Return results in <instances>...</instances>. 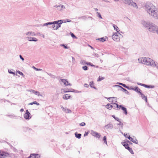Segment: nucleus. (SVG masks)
<instances>
[{
  "mask_svg": "<svg viewBox=\"0 0 158 158\" xmlns=\"http://www.w3.org/2000/svg\"><path fill=\"white\" fill-rule=\"evenodd\" d=\"M146 7L149 8L148 10V12L151 15L155 17H157L158 15V11L156 7L155 6L152 4H150V5H147Z\"/></svg>",
  "mask_w": 158,
  "mask_h": 158,
  "instance_id": "f257e3e1",
  "label": "nucleus"
},
{
  "mask_svg": "<svg viewBox=\"0 0 158 158\" xmlns=\"http://www.w3.org/2000/svg\"><path fill=\"white\" fill-rule=\"evenodd\" d=\"M141 60L142 63L144 64L147 65H151L153 66L156 65L154 61L150 58L145 57L143 58Z\"/></svg>",
  "mask_w": 158,
  "mask_h": 158,
  "instance_id": "f03ea898",
  "label": "nucleus"
},
{
  "mask_svg": "<svg viewBox=\"0 0 158 158\" xmlns=\"http://www.w3.org/2000/svg\"><path fill=\"white\" fill-rule=\"evenodd\" d=\"M63 23L62 20H59L56 21L53 23H48L47 24H53L52 25V28L54 30H57L58 28L60 27L61 24Z\"/></svg>",
  "mask_w": 158,
  "mask_h": 158,
  "instance_id": "7ed1b4c3",
  "label": "nucleus"
},
{
  "mask_svg": "<svg viewBox=\"0 0 158 158\" xmlns=\"http://www.w3.org/2000/svg\"><path fill=\"white\" fill-rule=\"evenodd\" d=\"M146 27L148 28L149 30L150 31L154 33H155V31H156L157 27V26H156L155 24L152 23H147Z\"/></svg>",
  "mask_w": 158,
  "mask_h": 158,
  "instance_id": "20e7f679",
  "label": "nucleus"
},
{
  "mask_svg": "<svg viewBox=\"0 0 158 158\" xmlns=\"http://www.w3.org/2000/svg\"><path fill=\"white\" fill-rule=\"evenodd\" d=\"M121 35L119 32H116L113 34L112 36V39L115 41H119L120 40V36Z\"/></svg>",
  "mask_w": 158,
  "mask_h": 158,
  "instance_id": "39448f33",
  "label": "nucleus"
},
{
  "mask_svg": "<svg viewBox=\"0 0 158 158\" xmlns=\"http://www.w3.org/2000/svg\"><path fill=\"white\" fill-rule=\"evenodd\" d=\"M123 1L126 4H127L129 5H131L134 6H136V5L135 3L133 2L131 0H121Z\"/></svg>",
  "mask_w": 158,
  "mask_h": 158,
  "instance_id": "423d86ee",
  "label": "nucleus"
},
{
  "mask_svg": "<svg viewBox=\"0 0 158 158\" xmlns=\"http://www.w3.org/2000/svg\"><path fill=\"white\" fill-rule=\"evenodd\" d=\"M24 117L26 119H29L31 118V114L28 110H26V112L24 114Z\"/></svg>",
  "mask_w": 158,
  "mask_h": 158,
  "instance_id": "0eeeda50",
  "label": "nucleus"
},
{
  "mask_svg": "<svg viewBox=\"0 0 158 158\" xmlns=\"http://www.w3.org/2000/svg\"><path fill=\"white\" fill-rule=\"evenodd\" d=\"M9 154L4 152L0 151V158H4L8 156Z\"/></svg>",
  "mask_w": 158,
  "mask_h": 158,
  "instance_id": "6e6552de",
  "label": "nucleus"
},
{
  "mask_svg": "<svg viewBox=\"0 0 158 158\" xmlns=\"http://www.w3.org/2000/svg\"><path fill=\"white\" fill-rule=\"evenodd\" d=\"M130 89L134 90L137 92L138 94H140L142 92L141 90L138 87L131 88Z\"/></svg>",
  "mask_w": 158,
  "mask_h": 158,
  "instance_id": "1a4fd4ad",
  "label": "nucleus"
},
{
  "mask_svg": "<svg viewBox=\"0 0 158 158\" xmlns=\"http://www.w3.org/2000/svg\"><path fill=\"white\" fill-rule=\"evenodd\" d=\"M91 133L93 136L97 138H99L100 137V135L96 132L92 131Z\"/></svg>",
  "mask_w": 158,
  "mask_h": 158,
  "instance_id": "9d476101",
  "label": "nucleus"
},
{
  "mask_svg": "<svg viewBox=\"0 0 158 158\" xmlns=\"http://www.w3.org/2000/svg\"><path fill=\"white\" fill-rule=\"evenodd\" d=\"M138 84L139 85H140L143 86L147 88H154V86L153 85H145L143 84H142L140 83H138Z\"/></svg>",
  "mask_w": 158,
  "mask_h": 158,
  "instance_id": "9b49d317",
  "label": "nucleus"
},
{
  "mask_svg": "<svg viewBox=\"0 0 158 158\" xmlns=\"http://www.w3.org/2000/svg\"><path fill=\"white\" fill-rule=\"evenodd\" d=\"M61 81L65 85H71L69 83L68 81L64 79H61Z\"/></svg>",
  "mask_w": 158,
  "mask_h": 158,
  "instance_id": "f8f14e48",
  "label": "nucleus"
},
{
  "mask_svg": "<svg viewBox=\"0 0 158 158\" xmlns=\"http://www.w3.org/2000/svg\"><path fill=\"white\" fill-rule=\"evenodd\" d=\"M70 91L69 90V89H68V88L62 89L61 90V92L62 94H64V93L69 92Z\"/></svg>",
  "mask_w": 158,
  "mask_h": 158,
  "instance_id": "ddd939ff",
  "label": "nucleus"
},
{
  "mask_svg": "<svg viewBox=\"0 0 158 158\" xmlns=\"http://www.w3.org/2000/svg\"><path fill=\"white\" fill-rule=\"evenodd\" d=\"M71 97V96L68 94H66L63 95V98L64 99H68Z\"/></svg>",
  "mask_w": 158,
  "mask_h": 158,
  "instance_id": "4468645a",
  "label": "nucleus"
},
{
  "mask_svg": "<svg viewBox=\"0 0 158 158\" xmlns=\"http://www.w3.org/2000/svg\"><path fill=\"white\" fill-rule=\"evenodd\" d=\"M28 40L29 41H37L38 40L36 38L34 37H28Z\"/></svg>",
  "mask_w": 158,
  "mask_h": 158,
  "instance_id": "2eb2a0df",
  "label": "nucleus"
},
{
  "mask_svg": "<svg viewBox=\"0 0 158 158\" xmlns=\"http://www.w3.org/2000/svg\"><path fill=\"white\" fill-rule=\"evenodd\" d=\"M63 110L66 113H70L71 111L70 110L68 109L65 108H63Z\"/></svg>",
  "mask_w": 158,
  "mask_h": 158,
  "instance_id": "dca6fc26",
  "label": "nucleus"
},
{
  "mask_svg": "<svg viewBox=\"0 0 158 158\" xmlns=\"http://www.w3.org/2000/svg\"><path fill=\"white\" fill-rule=\"evenodd\" d=\"M121 143L127 149H128V148H129V147L128 144L126 143L125 142H121Z\"/></svg>",
  "mask_w": 158,
  "mask_h": 158,
  "instance_id": "f3484780",
  "label": "nucleus"
},
{
  "mask_svg": "<svg viewBox=\"0 0 158 158\" xmlns=\"http://www.w3.org/2000/svg\"><path fill=\"white\" fill-rule=\"evenodd\" d=\"M113 27L114 28V29L117 32H118L119 31V30L118 27L115 24L113 25Z\"/></svg>",
  "mask_w": 158,
  "mask_h": 158,
  "instance_id": "a211bd4d",
  "label": "nucleus"
},
{
  "mask_svg": "<svg viewBox=\"0 0 158 158\" xmlns=\"http://www.w3.org/2000/svg\"><path fill=\"white\" fill-rule=\"evenodd\" d=\"M131 141L136 144L138 143V141L135 138H132V139H131Z\"/></svg>",
  "mask_w": 158,
  "mask_h": 158,
  "instance_id": "6ab92c4d",
  "label": "nucleus"
},
{
  "mask_svg": "<svg viewBox=\"0 0 158 158\" xmlns=\"http://www.w3.org/2000/svg\"><path fill=\"white\" fill-rule=\"evenodd\" d=\"M106 108L108 109L111 110L113 106L111 105L108 104L106 106Z\"/></svg>",
  "mask_w": 158,
  "mask_h": 158,
  "instance_id": "aec40b11",
  "label": "nucleus"
},
{
  "mask_svg": "<svg viewBox=\"0 0 158 158\" xmlns=\"http://www.w3.org/2000/svg\"><path fill=\"white\" fill-rule=\"evenodd\" d=\"M31 91L32 92L35 94L37 95L38 96H39L40 95V93L38 91H35L33 90H32Z\"/></svg>",
  "mask_w": 158,
  "mask_h": 158,
  "instance_id": "412c9836",
  "label": "nucleus"
},
{
  "mask_svg": "<svg viewBox=\"0 0 158 158\" xmlns=\"http://www.w3.org/2000/svg\"><path fill=\"white\" fill-rule=\"evenodd\" d=\"M121 109L123 111L124 113L126 115H127V113L126 108L124 107H122V108Z\"/></svg>",
  "mask_w": 158,
  "mask_h": 158,
  "instance_id": "4be33fe9",
  "label": "nucleus"
},
{
  "mask_svg": "<svg viewBox=\"0 0 158 158\" xmlns=\"http://www.w3.org/2000/svg\"><path fill=\"white\" fill-rule=\"evenodd\" d=\"M89 85L91 87L93 88H95V87H94V82L93 81L90 82Z\"/></svg>",
  "mask_w": 158,
  "mask_h": 158,
  "instance_id": "5701e85b",
  "label": "nucleus"
},
{
  "mask_svg": "<svg viewBox=\"0 0 158 158\" xmlns=\"http://www.w3.org/2000/svg\"><path fill=\"white\" fill-rule=\"evenodd\" d=\"M113 99H114L115 100H116V99L114 97L113 98H108V100H109V101L110 102H113L112 101V100Z\"/></svg>",
  "mask_w": 158,
  "mask_h": 158,
  "instance_id": "b1692460",
  "label": "nucleus"
},
{
  "mask_svg": "<svg viewBox=\"0 0 158 158\" xmlns=\"http://www.w3.org/2000/svg\"><path fill=\"white\" fill-rule=\"evenodd\" d=\"M104 77L99 76L97 81H100L104 79Z\"/></svg>",
  "mask_w": 158,
  "mask_h": 158,
  "instance_id": "393cba45",
  "label": "nucleus"
},
{
  "mask_svg": "<svg viewBox=\"0 0 158 158\" xmlns=\"http://www.w3.org/2000/svg\"><path fill=\"white\" fill-rule=\"evenodd\" d=\"M140 95L141 96V97L143 98H145V100H146V101H147V98L146 97H145V95L143 94L142 93V92H141V93H140Z\"/></svg>",
  "mask_w": 158,
  "mask_h": 158,
  "instance_id": "a878e982",
  "label": "nucleus"
},
{
  "mask_svg": "<svg viewBox=\"0 0 158 158\" xmlns=\"http://www.w3.org/2000/svg\"><path fill=\"white\" fill-rule=\"evenodd\" d=\"M98 40H100V41L102 42H104V41H105V40H106L105 39L104 37L100 38L99 39H98Z\"/></svg>",
  "mask_w": 158,
  "mask_h": 158,
  "instance_id": "bb28decb",
  "label": "nucleus"
},
{
  "mask_svg": "<svg viewBox=\"0 0 158 158\" xmlns=\"http://www.w3.org/2000/svg\"><path fill=\"white\" fill-rule=\"evenodd\" d=\"M87 63V62L84 60H82L81 62V64L83 65L86 64Z\"/></svg>",
  "mask_w": 158,
  "mask_h": 158,
  "instance_id": "cd10ccee",
  "label": "nucleus"
},
{
  "mask_svg": "<svg viewBox=\"0 0 158 158\" xmlns=\"http://www.w3.org/2000/svg\"><path fill=\"white\" fill-rule=\"evenodd\" d=\"M27 35H30L32 36H34L35 35V34L34 33V32H28Z\"/></svg>",
  "mask_w": 158,
  "mask_h": 158,
  "instance_id": "c85d7f7f",
  "label": "nucleus"
},
{
  "mask_svg": "<svg viewBox=\"0 0 158 158\" xmlns=\"http://www.w3.org/2000/svg\"><path fill=\"white\" fill-rule=\"evenodd\" d=\"M76 137L79 139H80L81 137V134H75Z\"/></svg>",
  "mask_w": 158,
  "mask_h": 158,
  "instance_id": "c756f323",
  "label": "nucleus"
},
{
  "mask_svg": "<svg viewBox=\"0 0 158 158\" xmlns=\"http://www.w3.org/2000/svg\"><path fill=\"white\" fill-rule=\"evenodd\" d=\"M127 149H128L132 154H134V152L131 148L129 147Z\"/></svg>",
  "mask_w": 158,
  "mask_h": 158,
  "instance_id": "7c9ffc66",
  "label": "nucleus"
},
{
  "mask_svg": "<svg viewBox=\"0 0 158 158\" xmlns=\"http://www.w3.org/2000/svg\"><path fill=\"white\" fill-rule=\"evenodd\" d=\"M112 117H113L114 118L115 120L117 121H119V118L117 117H116L114 115H112Z\"/></svg>",
  "mask_w": 158,
  "mask_h": 158,
  "instance_id": "2f4dec72",
  "label": "nucleus"
},
{
  "mask_svg": "<svg viewBox=\"0 0 158 158\" xmlns=\"http://www.w3.org/2000/svg\"><path fill=\"white\" fill-rule=\"evenodd\" d=\"M103 140L104 141V143H105L106 144H107L106 136H105L103 137Z\"/></svg>",
  "mask_w": 158,
  "mask_h": 158,
  "instance_id": "473e14b6",
  "label": "nucleus"
},
{
  "mask_svg": "<svg viewBox=\"0 0 158 158\" xmlns=\"http://www.w3.org/2000/svg\"><path fill=\"white\" fill-rule=\"evenodd\" d=\"M86 64L87 65H90V66H95L94 65L92 64L90 62H87Z\"/></svg>",
  "mask_w": 158,
  "mask_h": 158,
  "instance_id": "72a5a7b5",
  "label": "nucleus"
},
{
  "mask_svg": "<svg viewBox=\"0 0 158 158\" xmlns=\"http://www.w3.org/2000/svg\"><path fill=\"white\" fill-rule=\"evenodd\" d=\"M119 84L122 85L124 87L128 89V87L125 84H123V83H120Z\"/></svg>",
  "mask_w": 158,
  "mask_h": 158,
  "instance_id": "f704fd0d",
  "label": "nucleus"
},
{
  "mask_svg": "<svg viewBox=\"0 0 158 158\" xmlns=\"http://www.w3.org/2000/svg\"><path fill=\"white\" fill-rule=\"evenodd\" d=\"M118 122H119V123H118V125L119 126H120L121 127H122L123 126V123L121 121H120L119 120V121H118Z\"/></svg>",
  "mask_w": 158,
  "mask_h": 158,
  "instance_id": "c9c22d12",
  "label": "nucleus"
},
{
  "mask_svg": "<svg viewBox=\"0 0 158 158\" xmlns=\"http://www.w3.org/2000/svg\"><path fill=\"white\" fill-rule=\"evenodd\" d=\"M8 72L10 73H11V74H14V75H15V73L14 72H13L11 70H8Z\"/></svg>",
  "mask_w": 158,
  "mask_h": 158,
  "instance_id": "e433bc0d",
  "label": "nucleus"
},
{
  "mask_svg": "<svg viewBox=\"0 0 158 158\" xmlns=\"http://www.w3.org/2000/svg\"><path fill=\"white\" fill-rule=\"evenodd\" d=\"M82 69L84 70H88V67L86 66H84L82 67Z\"/></svg>",
  "mask_w": 158,
  "mask_h": 158,
  "instance_id": "4c0bfd02",
  "label": "nucleus"
},
{
  "mask_svg": "<svg viewBox=\"0 0 158 158\" xmlns=\"http://www.w3.org/2000/svg\"><path fill=\"white\" fill-rule=\"evenodd\" d=\"M70 34L72 36V37L73 38H76L77 37H76V36L71 32H70Z\"/></svg>",
  "mask_w": 158,
  "mask_h": 158,
  "instance_id": "58836bf2",
  "label": "nucleus"
},
{
  "mask_svg": "<svg viewBox=\"0 0 158 158\" xmlns=\"http://www.w3.org/2000/svg\"><path fill=\"white\" fill-rule=\"evenodd\" d=\"M115 105H116L117 107V108L120 109V108H122V107H123V106L121 105L118 106L117 104H116Z\"/></svg>",
  "mask_w": 158,
  "mask_h": 158,
  "instance_id": "ea45409f",
  "label": "nucleus"
},
{
  "mask_svg": "<svg viewBox=\"0 0 158 158\" xmlns=\"http://www.w3.org/2000/svg\"><path fill=\"white\" fill-rule=\"evenodd\" d=\"M18 73L20 75H21L23 76H24L23 73L19 71L18 72Z\"/></svg>",
  "mask_w": 158,
  "mask_h": 158,
  "instance_id": "a19ab883",
  "label": "nucleus"
},
{
  "mask_svg": "<svg viewBox=\"0 0 158 158\" xmlns=\"http://www.w3.org/2000/svg\"><path fill=\"white\" fill-rule=\"evenodd\" d=\"M80 125L81 126H84L85 125V123L84 122H82L80 124Z\"/></svg>",
  "mask_w": 158,
  "mask_h": 158,
  "instance_id": "79ce46f5",
  "label": "nucleus"
},
{
  "mask_svg": "<svg viewBox=\"0 0 158 158\" xmlns=\"http://www.w3.org/2000/svg\"><path fill=\"white\" fill-rule=\"evenodd\" d=\"M33 103L34 104H36L37 105H39V103L37 102H36V101L34 102H33Z\"/></svg>",
  "mask_w": 158,
  "mask_h": 158,
  "instance_id": "37998d69",
  "label": "nucleus"
},
{
  "mask_svg": "<svg viewBox=\"0 0 158 158\" xmlns=\"http://www.w3.org/2000/svg\"><path fill=\"white\" fill-rule=\"evenodd\" d=\"M97 13L98 14V16L100 18H102V16H101L100 14V13L98 12H97Z\"/></svg>",
  "mask_w": 158,
  "mask_h": 158,
  "instance_id": "c03bdc74",
  "label": "nucleus"
},
{
  "mask_svg": "<svg viewBox=\"0 0 158 158\" xmlns=\"http://www.w3.org/2000/svg\"><path fill=\"white\" fill-rule=\"evenodd\" d=\"M124 135L125 137L127 138H128L129 137V135H128L127 134H124Z\"/></svg>",
  "mask_w": 158,
  "mask_h": 158,
  "instance_id": "a18cd8bd",
  "label": "nucleus"
},
{
  "mask_svg": "<svg viewBox=\"0 0 158 158\" xmlns=\"http://www.w3.org/2000/svg\"><path fill=\"white\" fill-rule=\"evenodd\" d=\"M88 132H85V133L84 135V136H86L87 135H88Z\"/></svg>",
  "mask_w": 158,
  "mask_h": 158,
  "instance_id": "49530a36",
  "label": "nucleus"
},
{
  "mask_svg": "<svg viewBox=\"0 0 158 158\" xmlns=\"http://www.w3.org/2000/svg\"><path fill=\"white\" fill-rule=\"evenodd\" d=\"M62 46H63L64 48H65V49H67V48H68L66 46H65L64 45V44H63L62 45Z\"/></svg>",
  "mask_w": 158,
  "mask_h": 158,
  "instance_id": "de8ad7c7",
  "label": "nucleus"
},
{
  "mask_svg": "<svg viewBox=\"0 0 158 158\" xmlns=\"http://www.w3.org/2000/svg\"><path fill=\"white\" fill-rule=\"evenodd\" d=\"M84 86L85 87H88L89 86V85L88 84H84Z\"/></svg>",
  "mask_w": 158,
  "mask_h": 158,
  "instance_id": "09e8293b",
  "label": "nucleus"
},
{
  "mask_svg": "<svg viewBox=\"0 0 158 158\" xmlns=\"http://www.w3.org/2000/svg\"><path fill=\"white\" fill-rule=\"evenodd\" d=\"M20 58L23 60H24V58L21 55H20L19 56Z\"/></svg>",
  "mask_w": 158,
  "mask_h": 158,
  "instance_id": "8fccbe9b",
  "label": "nucleus"
},
{
  "mask_svg": "<svg viewBox=\"0 0 158 158\" xmlns=\"http://www.w3.org/2000/svg\"><path fill=\"white\" fill-rule=\"evenodd\" d=\"M156 32L158 34V28L157 27L156 31H155V33Z\"/></svg>",
  "mask_w": 158,
  "mask_h": 158,
  "instance_id": "3c124183",
  "label": "nucleus"
},
{
  "mask_svg": "<svg viewBox=\"0 0 158 158\" xmlns=\"http://www.w3.org/2000/svg\"><path fill=\"white\" fill-rule=\"evenodd\" d=\"M34 69H35L36 70H37V71H38V70H41V69H37L36 68H35V67H34Z\"/></svg>",
  "mask_w": 158,
  "mask_h": 158,
  "instance_id": "603ef678",
  "label": "nucleus"
},
{
  "mask_svg": "<svg viewBox=\"0 0 158 158\" xmlns=\"http://www.w3.org/2000/svg\"><path fill=\"white\" fill-rule=\"evenodd\" d=\"M128 139L130 140L131 141V139H132V138L131 137H130V136H129V137L128 138Z\"/></svg>",
  "mask_w": 158,
  "mask_h": 158,
  "instance_id": "864d4df0",
  "label": "nucleus"
},
{
  "mask_svg": "<svg viewBox=\"0 0 158 158\" xmlns=\"http://www.w3.org/2000/svg\"><path fill=\"white\" fill-rule=\"evenodd\" d=\"M20 111H21V112H22L23 111H24V110H23V109H22H22H20Z\"/></svg>",
  "mask_w": 158,
  "mask_h": 158,
  "instance_id": "5fc2aeb1",
  "label": "nucleus"
},
{
  "mask_svg": "<svg viewBox=\"0 0 158 158\" xmlns=\"http://www.w3.org/2000/svg\"><path fill=\"white\" fill-rule=\"evenodd\" d=\"M33 104V102H31L28 104L29 105H32Z\"/></svg>",
  "mask_w": 158,
  "mask_h": 158,
  "instance_id": "6e6d98bb",
  "label": "nucleus"
},
{
  "mask_svg": "<svg viewBox=\"0 0 158 158\" xmlns=\"http://www.w3.org/2000/svg\"><path fill=\"white\" fill-rule=\"evenodd\" d=\"M71 22V20H67V22Z\"/></svg>",
  "mask_w": 158,
  "mask_h": 158,
  "instance_id": "4d7b16f0",
  "label": "nucleus"
},
{
  "mask_svg": "<svg viewBox=\"0 0 158 158\" xmlns=\"http://www.w3.org/2000/svg\"><path fill=\"white\" fill-rule=\"evenodd\" d=\"M61 7H62V8H63V7L64 8V6H63V5H62V6H61Z\"/></svg>",
  "mask_w": 158,
  "mask_h": 158,
  "instance_id": "13d9d810",
  "label": "nucleus"
},
{
  "mask_svg": "<svg viewBox=\"0 0 158 158\" xmlns=\"http://www.w3.org/2000/svg\"><path fill=\"white\" fill-rule=\"evenodd\" d=\"M96 10H98V9H96Z\"/></svg>",
  "mask_w": 158,
  "mask_h": 158,
  "instance_id": "bf43d9fd",
  "label": "nucleus"
},
{
  "mask_svg": "<svg viewBox=\"0 0 158 158\" xmlns=\"http://www.w3.org/2000/svg\"><path fill=\"white\" fill-rule=\"evenodd\" d=\"M119 86L120 87H121V86Z\"/></svg>",
  "mask_w": 158,
  "mask_h": 158,
  "instance_id": "052dcab7",
  "label": "nucleus"
}]
</instances>
